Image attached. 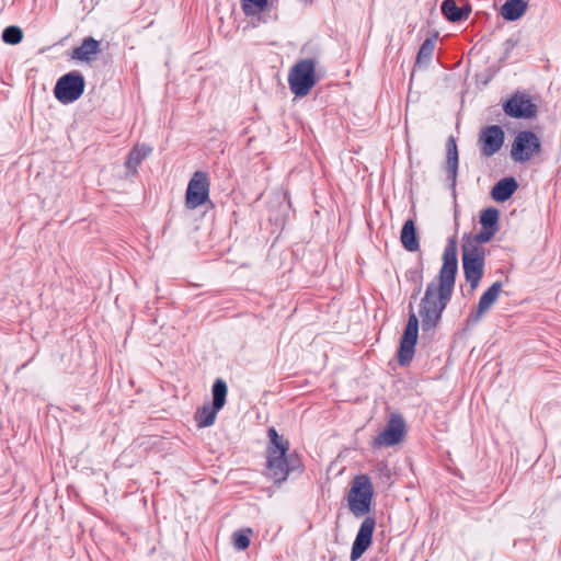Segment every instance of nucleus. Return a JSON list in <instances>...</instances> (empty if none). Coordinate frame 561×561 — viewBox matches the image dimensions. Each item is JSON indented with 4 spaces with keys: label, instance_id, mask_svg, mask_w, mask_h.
<instances>
[{
    "label": "nucleus",
    "instance_id": "f257e3e1",
    "mask_svg": "<svg viewBox=\"0 0 561 561\" xmlns=\"http://www.w3.org/2000/svg\"><path fill=\"white\" fill-rule=\"evenodd\" d=\"M458 270L457 245L450 239L443 254V265L438 277L427 284L419 305V317L423 331L434 329L440 321L442 313L450 301Z\"/></svg>",
    "mask_w": 561,
    "mask_h": 561
},
{
    "label": "nucleus",
    "instance_id": "f03ea898",
    "mask_svg": "<svg viewBox=\"0 0 561 561\" xmlns=\"http://www.w3.org/2000/svg\"><path fill=\"white\" fill-rule=\"evenodd\" d=\"M268 437L270 444L266 450L268 477L275 483H282L295 468L293 456L288 455L289 443L283 436L278 435L273 427L268 430Z\"/></svg>",
    "mask_w": 561,
    "mask_h": 561
},
{
    "label": "nucleus",
    "instance_id": "7ed1b4c3",
    "mask_svg": "<svg viewBox=\"0 0 561 561\" xmlns=\"http://www.w3.org/2000/svg\"><path fill=\"white\" fill-rule=\"evenodd\" d=\"M461 251L465 277L474 290L483 276L485 251L474 239H462Z\"/></svg>",
    "mask_w": 561,
    "mask_h": 561
},
{
    "label": "nucleus",
    "instance_id": "20e7f679",
    "mask_svg": "<svg viewBox=\"0 0 561 561\" xmlns=\"http://www.w3.org/2000/svg\"><path fill=\"white\" fill-rule=\"evenodd\" d=\"M374 488L366 476L356 477L347 494L350 511L356 517H362L370 512Z\"/></svg>",
    "mask_w": 561,
    "mask_h": 561
},
{
    "label": "nucleus",
    "instance_id": "39448f33",
    "mask_svg": "<svg viewBox=\"0 0 561 561\" xmlns=\"http://www.w3.org/2000/svg\"><path fill=\"white\" fill-rule=\"evenodd\" d=\"M316 82V62L312 59L296 62L289 71L288 83L296 96H306Z\"/></svg>",
    "mask_w": 561,
    "mask_h": 561
},
{
    "label": "nucleus",
    "instance_id": "423d86ee",
    "mask_svg": "<svg viewBox=\"0 0 561 561\" xmlns=\"http://www.w3.org/2000/svg\"><path fill=\"white\" fill-rule=\"evenodd\" d=\"M84 87L83 76L72 71L58 79L54 94L59 102L68 104L77 101L82 95Z\"/></svg>",
    "mask_w": 561,
    "mask_h": 561
},
{
    "label": "nucleus",
    "instance_id": "0eeeda50",
    "mask_svg": "<svg viewBox=\"0 0 561 561\" xmlns=\"http://www.w3.org/2000/svg\"><path fill=\"white\" fill-rule=\"evenodd\" d=\"M540 149L537 135L528 130L519 131L512 144L511 157L515 162L523 163L538 156Z\"/></svg>",
    "mask_w": 561,
    "mask_h": 561
},
{
    "label": "nucleus",
    "instance_id": "6e6552de",
    "mask_svg": "<svg viewBox=\"0 0 561 561\" xmlns=\"http://www.w3.org/2000/svg\"><path fill=\"white\" fill-rule=\"evenodd\" d=\"M405 435V422L399 414H392L385 428L373 439L374 448L391 447L402 442Z\"/></svg>",
    "mask_w": 561,
    "mask_h": 561
},
{
    "label": "nucleus",
    "instance_id": "1a4fd4ad",
    "mask_svg": "<svg viewBox=\"0 0 561 561\" xmlns=\"http://www.w3.org/2000/svg\"><path fill=\"white\" fill-rule=\"evenodd\" d=\"M209 196V182L207 175L203 172H195L188 182L185 205L190 209H195L203 205Z\"/></svg>",
    "mask_w": 561,
    "mask_h": 561
},
{
    "label": "nucleus",
    "instance_id": "9d476101",
    "mask_svg": "<svg viewBox=\"0 0 561 561\" xmlns=\"http://www.w3.org/2000/svg\"><path fill=\"white\" fill-rule=\"evenodd\" d=\"M419 318L414 312H411L399 348L398 359L401 365H407L413 357Z\"/></svg>",
    "mask_w": 561,
    "mask_h": 561
},
{
    "label": "nucleus",
    "instance_id": "9b49d317",
    "mask_svg": "<svg viewBox=\"0 0 561 561\" xmlns=\"http://www.w3.org/2000/svg\"><path fill=\"white\" fill-rule=\"evenodd\" d=\"M497 221L499 210L486 208L480 215L481 231L477 234H465L462 239H474L479 244L490 242L497 230Z\"/></svg>",
    "mask_w": 561,
    "mask_h": 561
},
{
    "label": "nucleus",
    "instance_id": "f8f14e48",
    "mask_svg": "<svg viewBox=\"0 0 561 561\" xmlns=\"http://www.w3.org/2000/svg\"><path fill=\"white\" fill-rule=\"evenodd\" d=\"M375 527L376 522L373 517L363 520L352 546L351 561H357L370 547Z\"/></svg>",
    "mask_w": 561,
    "mask_h": 561
},
{
    "label": "nucleus",
    "instance_id": "ddd939ff",
    "mask_svg": "<svg viewBox=\"0 0 561 561\" xmlns=\"http://www.w3.org/2000/svg\"><path fill=\"white\" fill-rule=\"evenodd\" d=\"M504 112L515 118H533L536 116L537 106L526 94H515L505 104Z\"/></svg>",
    "mask_w": 561,
    "mask_h": 561
},
{
    "label": "nucleus",
    "instance_id": "4468645a",
    "mask_svg": "<svg viewBox=\"0 0 561 561\" xmlns=\"http://www.w3.org/2000/svg\"><path fill=\"white\" fill-rule=\"evenodd\" d=\"M504 131L497 125H491L483 128L479 136L481 152L484 157H491L503 146Z\"/></svg>",
    "mask_w": 561,
    "mask_h": 561
},
{
    "label": "nucleus",
    "instance_id": "2eb2a0df",
    "mask_svg": "<svg viewBox=\"0 0 561 561\" xmlns=\"http://www.w3.org/2000/svg\"><path fill=\"white\" fill-rule=\"evenodd\" d=\"M471 11V5L467 0H445L442 3V13L450 22L467 20Z\"/></svg>",
    "mask_w": 561,
    "mask_h": 561
},
{
    "label": "nucleus",
    "instance_id": "dca6fc26",
    "mask_svg": "<svg viewBox=\"0 0 561 561\" xmlns=\"http://www.w3.org/2000/svg\"><path fill=\"white\" fill-rule=\"evenodd\" d=\"M502 291V284L500 282H495L480 298L477 311L472 316L471 320L473 322H478L483 314L490 310V308L493 306V304L499 298L500 294Z\"/></svg>",
    "mask_w": 561,
    "mask_h": 561
},
{
    "label": "nucleus",
    "instance_id": "f3484780",
    "mask_svg": "<svg viewBox=\"0 0 561 561\" xmlns=\"http://www.w3.org/2000/svg\"><path fill=\"white\" fill-rule=\"evenodd\" d=\"M100 50V42L93 37H87L79 47L73 49L72 58L79 61L91 62L95 60Z\"/></svg>",
    "mask_w": 561,
    "mask_h": 561
},
{
    "label": "nucleus",
    "instance_id": "a211bd4d",
    "mask_svg": "<svg viewBox=\"0 0 561 561\" xmlns=\"http://www.w3.org/2000/svg\"><path fill=\"white\" fill-rule=\"evenodd\" d=\"M528 3L525 0H507L501 7V15L506 21H516L527 11Z\"/></svg>",
    "mask_w": 561,
    "mask_h": 561
},
{
    "label": "nucleus",
    "instance_id": "6ab92c4d",
    "mask_svg": "<svg viewBox=\"0 0 561 561\" xmlns=\"http://www.w3.org/2000/svg\"><path fill=\"white\" fill-rule=\"evenodd\" d=\"M517 190V183L513 178H505L499 181L492 188V197L496 202L507 201Z\"/></svg>",
    "mask_w": 561,
    "mask_h": 561
},
{
    "label": "nucleus",
    "instance_id": "aec40b11",
    "mask_svg": "<svg viewBox=\"0 0 561 561\" xmlns=\"http://www.w3.org/2000/svg\"><path fill=\"white\" fill-rule=\"evenodd\" d=\"M401 242L408 251H415L419 249V242L415 236L414 221L409 219L404 222L401 230Z\"/></svg>",
    "mask_w": 561,
    "mask_h": 561
},
{
    "label": "nucleus",
    "instance_id": "412c9836",
    "mask_svg": "<svg viewBox=\"0 0 561 561\" xmlns=\"http://www.w3.org/2000/svg\"><path fill=\"white\" fill-rule=\"evenodd\" d=\"M447 172L449 173L453 182L456 180L457 170H458V150L456 140L450 137L447 142V163H446Z\"/></svg>",
    "mask_w": 561,
    "mask_h": 561
},
{
    "label": "nucleus",
    "instance_id": "4be33fe9",
    "mask_svg": "<svg viewBox=\"0 0 561 561\" xmlns=\"http://www.w3.org/2000/svg\"><path fill=\"white\" fill-rule=\"evenodd\" d=\"M218 409L209 404L203 405L195 414V421L198 427H207L215 423Z\"/></svg>",
    "mask_w": 561,
    "mask_h": 561
},
{
    "label": "nucleus",
    "instance_id": "5701e85b",
    "mask_svg": "<svg viewBox=\"0 0 561 561\" xmlns=\"http://www.w3.org/2000/svg\"><path fill=\"white\" fill-rule=\"evenodd\" d=\"M151 152V148L146 145H139L134 147L130 151L127 161L126 168L136 172L137 167L141 163V161L147 158Z\"/></svg>",
    "mask_w": 561,
    "mask_h": 561
},
{
    "label": "nucleus",
    "instance_id": "b1692460",
    "mask_svg": "<svg viewBox=\"0 0 561 561\" xmlns=\"http://www.w3.org/2000/svg\"><path fill=\"white\" fill-rule=\"evenodd\" d=\"M227 385L224 380L217 379L213 385V407L221 410L226 403Z\"/></svg>",
    "mask_w": 561,
    "mask_h": 561
},
{
    "label": "nucleus",
    "instance_id": "393cba45",
    "mask_svg": "<svg viewBox=\"0 0 561 561\" xmlns=\"http://www.w3.org/2000/svg\"><path fill=\"white\" fill-rule=\"evenodd\" d=\"M435 44L432 39H426L420 47L417 57H416V66H426L433 56Z\"/></svg>",
    "mask_w": 561,
    "mask_h": 561
},
{
    "label": "nucleus",
    "instance_id": "a878e982",
    "mask_svg": "<svg viewBox=\"0 0 561 561\" xmlns=\"http://www.w3.org/2000/svg\"><path fill=\"white\" fill-rule=\"evenodd\" d=\"M241 4L247 15H255L265 10L267 0H242Z\"/></svg>",
    "mask_w": 561,
    "mask_h": 561
},
{
    "label": "nucleus",
    "instance_id": "bb28decb",
    "mask_svg": "<svg viewBox=\"0 0 561 561\" xmlns=\"http://www.w3.org/2000/svg\"><path fill=\"white\" fill-rule=\"evenodd\" d=\"M23 38V32L18 26H8L2 32V39L10 45L19 44Z\"/></svg>",
    "mask_w": 561,
    "mask_h": 561
},
{
    "label": "nucleus",
    "instance_id": "cd10ccee",
    "mask_svg": "<svg viewBox=\"0 0 561 561\" xmlns=\"http://www.w3.org/2000/svg\"><path fill=\"white\" fill-rule=\"evenodd\" d=\"M252 533L250 528L236 531L232 536L233 547L237 550H245L250 545L249 535Z\"/></svg>",
    "mask_w": 561,
    "mask_h": 561
}]
</instances>
